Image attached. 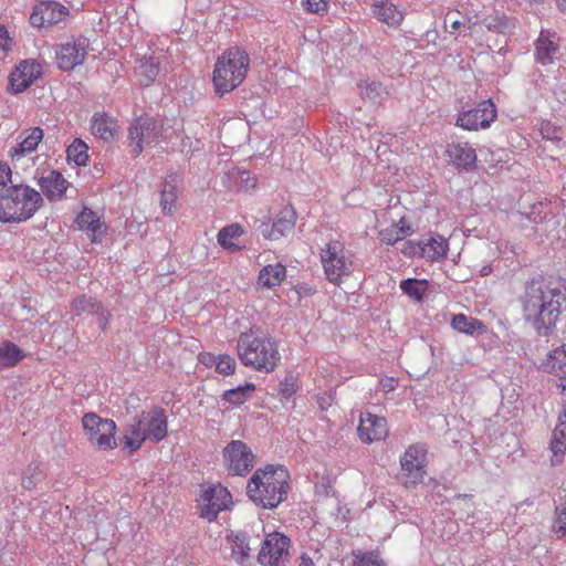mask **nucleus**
<instances>
[{"mask_svg":"<svg viewBox=\"0 0 566 566\" xmlns=\"http://www.w3.org/2000/svg\"><path fill=\"white\" fill-rule=\"evenodd\" d=\"M520 302L525 321L536 333L541 336L552 334L566 308V276L532 277L526 281Z\"/></svg>","mask_w":566,"mask_h":566,"instance_id":"f257e3e1","label":"nucleus"},{"mask_svg":"<svg viewBox=\"0 0 566 566\" xmlns=\"http://www.w3.org/2000/svg\"><path fill=\"white\" fill-rule=\"evenodd\" d=\"M237 353L244 366L258 371L271 373L281 360L276 343L259 328L240 334Z\"/></svg>","mask_w":566,"mask_h":566,"instance_id":"f03ea898","label":"nucleus"},{"mask_svg":"<svg viewBox=\"0 0 566 566\" xmlns=\"http://www.w3.org/2000/svg\"><path fill=\"white\" fill-rule=\"evenodd\" d=\"M289 476L283 467L258 469L248 482L247 493L255 504L274 509L287 496Z\"/></svg>","mask_w":566,"mask_h":566,"instance_id":"7ed1b4c3","label":"nucleus"},{"mask_svg":"<svg viewBox=\"0 0 566 566\" xmlns=\"http://www.w3.org/2000/svg\"><path fill=\"white\" fill-rule=\"evenodd\" d=\"M42 195L28 185L0 189V222L20 223L31 219L43 206Z\"/></svg>","mask_w":566,"mask_h":566,"instance_id":"20e7f679","label":"nucleus"},{"mask_svg":"<svg viewBox=\"0 0 566 566\" xmlns=\"http://www.w3.org/2000/svg\"><path fill=\"white\" fill-rule=\"evenodd\" d=\"M249 54L240 46L226 50L217 60L213 70V86L220 96L232 92L247 77Z\"/></svg>","mask_w":566,"mask_h":566,"instance_id":"39448f33","label":"nucleus"},{"mask_svg":"<svg viewBox=\"0 0 566 566\" xmlns=\"http://www.w3.org/2000/svg\"><path fill=\"white\" fill-rule=\"evenodd\" d=\"M167 436V417L163 409L143 412L140 417L127 426L124 434V447L130 452L137 451L144 441L160 442Z\"/></svg>","mask_w":566,"mask_h":566,"instance_id":"423d86ee","label":"nucleus"},{"mask_svg":"<svg viewBox=\"0 0 566 566\" xmlns=\"http://www.w3.org/2000/svg\"><path fill=\"white\" fill-rule=\"evenodd\" d=\"M82 426L87 440L98 450L116 448V423L112 419L101 418L95 412H87L82 418Z\"/></svg>","mask_w":566,"mask_h":566,"instance_id":"0eeeda50","label":"nucleus"},{"mask_svg":"<svg viewBox=\"0 0 566 566\" xmlns=\"http://www.w3.org/2000/svg\"><path fill=\"white\" fill-rule=\"evenodd\" d=\"M321 262L326 279L333 284H339L342 279L349 276L354 270L353 262L339 241H331L322 249Z\"/></svg>","mask_w":566,"mask_h":566,"instance_id":"6e6552de","label":"nucleus"},{"mask_svg":"<svg viewBox=\"0 0 566 566\" xmlns=\"http://www.w3.org/2000/svg\"><path fill=\"white\" fill-rule=\"evenodd\" d=\"M254 458L251 449L241 440H232L222 451L224 467L231 475H247L254 465Z\"/></svg>","mask_w":566,"mask_h":566,"instance_id":"1a4fd4ad","label":"nucleus"},{"mask_svg":"<svg viewBox=\"0 0 566 566\" xmlns=\"http://www.w3.org/2000/svg\"><path fill=\"white\" fill-rule=\"evenodd\" d=\"M161 127L157 120L150 117L136 119L128 128L129 153L137 157L150 144L157 142Z\"/></svg>","mask_w":566,"mask_h":566,"instance_id":"9d476101","label":"nucleus"},{"mask_svg":"<svg viewBox=\"0 0 566 566\" xmlns=\"http://www.w3.org/2000/svg\"><path fill=\"white\" fill-rule=\"evenodd\" d=\"M290 538L282 533H270L262 542L258 562L263 566H285Z\"/></svg>","mask_w":566,"mask_h":566,"instance_id":"9b49d317","label":"nucleus"},{"mask_svg":"<svg viewBox=\"0 0 566 566\" xmlns=\"http://www.w3.org/2000/svg\"><path fill=\"white\" fill-rule=\"evenodd\" d=\"M427 464V449L423 444L410 446L400 458V465L406 476L405 485H416L423 481Z\"/></svg>","mask_w":566,"mask_h":566,"instance_id":"f8f14e48","label":"nucleus"},{"mask_svg":"<svg viewBox=\"0 0 566 566\" xmlns=\"http://www.w3.org/2000/svg\"><path fill=\"white\" fill-rule=\"evenodd\" d=\"M230 503L231 494L221 484L203 489L198 500L200 515L209 521L217 518L219 512L228 509Z\"/></svg>","mask_w":566,"mask_h":566,"instance_id":"ddd939ff","label":"nucleus"},{"mask_svg":"<svg viewBox=\"0 0 566 566\" xmlns=\"http://www.w3.org/2000/svg\"><path fill=\"white\" fill-rule=\"evenodd\" d=\"M88 45L90 41L85 36L60 44L55 51L59 69L71 71L75 66L81 65L87 55Z\"/></svg>","mask_w":566,"mask_h":566,"instance_id":"4468645a","label":"nucleus"},{"mask_svg":"<svg viewBox=\"0 0 566 566\" xmlns=\"http://www.w3.org/2000/svg\"><path fill=\"white\" fill-rule=\"evenodd\" d=\"M496 118V108L491 99L481 102L475 108L462 112L457 125L467 130L486 128Z\"/></svg>","mask_w":566,"mask_h":566,"instance_id":"2eb2a0df","label":"nucleus"},{"mask_svg":"<svg viewBox=\"0 0 566 566\" xmlns=\"http://www.w3.org/2000/svg\"><path fill=\"white\" fill-rule=\"evenodd\" d=\"M296 213L293 208L282 209L272 222H262L260 224L261 234L269 240H279L291 233L295 227Z\"/></svg>","mask_w":566,"mask_h":566,"instance_id":"dca6fc26","label":"nucleus"},{"mask_svg":"<svg viewBox=\"0 0 566 566\" xmlns=\"http://www.w3.org/2000/svg\"><path fill=\"white\" fill-rule=\"evenodd\" d=\"M42 74V67L35 61L24 60L10 74V91L19 94L29 88Z\"/></svg>","mask_w":566,"mask_h":566,"instance_id":"f3484780","label":"nucleus"},{"mask_svg":"<svg viewBox=\"0 0 566 566\" xmlns=\"http://www.w3.org/2000/svg\"><path fill=\"white\" fill-rule=\"evenodd\" d=\"M38 185L49 201H60L65 197L70 182L57 170H48L38 178Z\"/></svg>","mask_w":566,"mask_h":566,"instance_id":"a211bd4d","label":"nucleus"},{"mask_svg":"<svg viewBox=\"0 0 566 566\" xmlns=\"http://www.w3.org/2000/svg\"><path fill=\"white\" fill-rule=\"evenodd\" d=\"M388 433L387 421L370 412L361 413L358 434L363 442L371 443L384 439Z\"/></svg>","mask_w":566,"mask_h":566,"instance_id":"6ab92c4d","label":"nucleus"},{"mask_svg":"<svg viewBox=\"0 0 566 566\" xmlns=\"http://www.w3.org/2000/svg\"><path fill=\"white\" fill-rule=\"evenodd\" d=\"M446 154L450 161L457 167L464 170H470L475 167L476 153L469 143H452L449 144Z\"/></svg>","mask_w":566,"mask_h":566,"instance_id":"aec40b11","label":"nucleus"},{"mask_svg":"<svg viewBox=\"0 0 566 566\" xmlns=\"http://www.w3.org/2000/svg\"><path fill=\"white\" fill-rule=\"evenodd\" d=\"M551 450L553 452L552 463L554 465L559 464L566 453V403L563 413L558 418V424L554 429Z\"/></svg>","mask_w":566,"mask_h":566,"instance_id":"412c9836","label":"nucleus"},{"mask_svg":"<svg viewBox=\"0 0 566 566\" xmlns=\"http://www.w3.org/2000/svg\"><path fill=\"white\" fill-rule=\"evenodd\" d=\"M179 177L176 172L166 176L160 191V207L165 214H171L176 210L177 188Z\"/></svg>","mask_w":566,"mask_h":566,"instance_id":"4be33fe9","label":"nucleus"},{"mask_svg":"<svg viewBox=\"0 0 566 566\" xmlns=\"http://www.w3.org/2000/svg\"><path fill=\"white\" fill-rule=\"evenodd\" d=\"M43 135V129L40 127H32L22 132L20 135L21 142L17 147L11 149V157H22L34 151L42 140Z\"/></svg>","mask_w":566,"mask_h":566,"instance_id":"5701e85b","label":"nucleus"},{"mask_svg":"<svg viewBox=\"0 0 566 566\" xmlns=\"http://www.w3.org/2000/svg\"><path fill=\"white\" fill-rule=\"evenodd\" d=\"M556 34L548 31H542L536 41V60L543 65L549 64L557 52Z\"/></svg>","mask_w":566,"mask_h":566,"instance_id":"b1692460","label":"nucleus"},{"mask_svg":"<svg viewBox=\"0 0 566 566\" xmlns=\"http://www.w3.org/2000/svg\"><path fill=\"white\" fill-rule=\"evenodd\" d=\"M451 326L457 332L471 336L484 334L486 332V326L482 321L467 316L462 313L455 314L452 317Z\"/></svg>","mask_w":566,"mask_h":566,"instance_id":"393cba45","label":"nucleus"},{"mask_svg":"<svg viewBox=\"0 0 566 566\" xmlns=\"http://www.w3.org/2000/svg\"><path fill=\"white\" fill-rule=\"evenodd\" d=\"M159 71V62L154 56L144 55L137 60L136 72L142 85L149 86L157 78Z\"/></svg>","mask_w":566,"mask_h":566,"instance_id":"a878e982","label":"nucleus"},{"mask_svg":"<svg viewBox=\"0 0 566 566\" xmlns=\"http://www.w3.org/2000/svg\"><path fill=\"white\" fill-rule=\"evenodd\" d=\"M285 275L286 269L284 265L281 263L269 264L260 271L258 282L264 287L273 289L281 284Z\"/></svg>","mask_w":566,"mask_h":566,"instance_id":"bb28decb","label":"nucleus"},{"mask_svg":"<svg viewBox=\"0 0 566 566\" xmlns=\"http://www.w3.org/2000/svg\"><path fill=\"white\" fill-rule=\"evenodd\" d=\"M76 223L81 230L86 231L87 234L92 237L93 241H95L97 235L103 233V224L99 220V217H97L95 212L87 208H84L83 211L76 217Z\"/></svg>","mask_w":566,"mask_h":566,"instance_id":"cd10ccee","label":"nucleus"},{"mask_svg":"<svg viewBox=\"0 0 566 566\" xmlns=\"http://www.w3.org/2000/svg\"><path fill=\"white\" fill-rule=\"evenodd\" d=\"M422 258L434 261L443 258L448 250L446 240L440 237H430L421 240Z\"/></svg>","mask_w":566,"mask_h":566,"instance_id":"c85d7f7f","label":"nucleus"},{"mask_svg":"<svg viewBox=\"0 0 566 566\" xmlns=\"http://www.w3.org/2000/svg\"><path fill=\"white\" fill-rule=\"evenodd\" d=\"M114 122L106 114L96 113L92 118L91 129L94 136L109 140L114 136Z\"/></svg>","mask_w":566,"mask_h":566,"instance_id":"c756f323","label":"nucleus"},{"mask_svg":"<svg viewBox=\"0 0 566 566\" xmlns=\"http://www.w3.org/2000/svg\"><path fill=\"white\" fill-rule=\"evenodd\" d=\"M374 14L378 20L387 23L388 25H398L403 19L401 11H399L391 2H381L380 4L375 6Z\"/></svg>","mask_w":566,"mask_h":566,"instance_id":"7c9ffc66","label":"nucleus"},{"mask_svg":"<svg viewBox=\"0 0 566 566\" xmlns=\"http://www.w3.org/2000/svg\"><path fill=\"white\" fill-rule=\"evenodd\" d=\"M243 233V229L238 223H232L222 228L218 233V243L226 250L231 252L239 251L241 248L233 242Z\"/></svg>","mask_w":566,"mask_h":566,"instance_id":"2f4dec72","label":"nucleus"},{"mask_svg":"<svg viewBox=\"0 0 566 566\" xmlns=\"http://www.w3.org/2000/svg\"><path fill=\"white\" fill-rule=\"evenodd\" d=\"M399 287L411 300L422 302L428 290V281L409 277L400 281Z\"/></svg>","mask_w":566,"mask_h":566,"instance_id":"473e14b6","label":"nucleus"},{"mask_svg":"<svg viewBox=\"0 0 566 566\" xmlns=\"http://www.w3.org/2000/svg\"><path fill=\"white\" fill-rule=\"evenodd\" d=\"M358 87L360 88L361 98L373 104H379L387 95V92L380 82L361 81L358 84Z\"/></svg>","mask_w":566,"mask_h":566,"instance_id":"72a5a7b5","label":"nucleus"},{"mask_svg":"<svg viewBox=\"0 0 566 566\" xmlns=\"http://www.w3.org/2000/svg\"><path fill=\"white\" fill-rule=\"evenodd\" d=\"M410 227L405 223V220L401 219L398 223L391 224L389 228L382 229L379 232V239L381 242L387 244H395L398 241H401L409 234Z\"/></svg>","mask_w":566,"mask_h":566,"instance_id":"f704fd0d","label":"nucleus"},{"mask_svg":"<svg viewBox=\"0 0 566 566\" xmlns=\"http://www.w3.org/2000/svg\"><path fill=\"white\" fill-rule=\"evenodd\" d=\"M43 14L48 25L59 23L64 17L69 14V9L61 3L54 1L41 2Z\"/></svg>","mask_w":566,"mask_h":566,"instance_id":"c9c22d12","label":"nucleus"},{"mask_svg":"<svg viewBox=\"0 0 566 566\" xmlns=\"http://www.w3.org/2000/svg\"><path fill=\"white\" fill-rule=\"evenodd\" d=\"M87 150L88 146L82 139L76 138L66 149L67 160L77 166H86L88 161Z\"/></svg>","mask_w":566,"mask_h":566,"instance_id":"e433bc0d","label":"nucleus"},{"mask_svg":"<svg viewBox=\"0 0 566 566\" xmlns=\"http://www.w3.org/2000/svg\"><path fill=\"white\" fill-rule=\"evenodd\" d=\"M23 357L21 349L13 343L7 342L0 347V368L14 366Z\"/></svg>","mask_w":566,"mask_h":566,"instance_id":"4c0bfd02","label":"nucleus"},{"mask_svg":"<svg viewBox=\"0 0 566 566\" xmlns=\"http://www.w3.org/2000/svg\"><path fill=\"white\" fill-rule=\"evenodd\" d=\"M545 366L549 373H554L557 376L566 371V344L555 348L548 355Z\"/></svg>","mask_w":566,"mask_h":566,"instance_id":"58836bf2","label":"nucleus"},{"mask_svg":"<svg viewBox=\"0 0 566 566\" xmlns=\"http://www.w3.org/2000/svg\"><path fill=\"white\" fill-rule=\"evenodd\" d=\"M255 386L251 382L244 386H238L235 388L226 390L222 395V399L231 405H242L254 391Z\"/></svg>","mask_w":566,"mask_h":566,"instance_id":"ea45409f","label":"nucleus"},{"mask_svg":"<svg viewBox=\"0 0 566 566\" xmlns=\"http://www.w3.org/2000/svg\"><path fill=\"white\" fill-rule=\"evenodd\" d=\"M250 553L248 536L244 533L237 534L232 538L231 556L237 562L242 564Z\"/></svg>","mask_w":566,"mask_h":566,"instance_id":"a19ab883","label":"nucleus"},{"mask_svg":"<svg viewBox=\"0 0 566 566\" xmlns=\"http://www.w3.org/2000/svg\"><path fill=\"white\" fill-rule=\"evenodd\" d=\"M352 566H386L379 554L375 551L363 552L360 549L353 552Z\"/></svg>","mask_w":566,"mask_h":566,"instance_id":"79ce46f5","label":"nucleus"},{"mask_svg":"<svg viewBox=\"0 0 566 566\" xmlns=\"http://www.w3.org/2000/svg\"><path fill=\"white\" fill-rule=\"evenodd\" d=\"M101 305L99 301H96L92 297H87L86 295H82L76 297L71 305L72 312L80 316L83 313L94 314L97 306Z\"/></svg>","mask_w":566,"mask_h":566,"instance_id":"37998d69","label":"nucleus"},{"mask_svg":"<svg viewBox=\"0 0 566 566\" xmlns=\"http://www.w3.org/2000/svg\"><path fill=\"white\" fill-rule=\"evenodd\" d=\"M229 176L233 179L239 190L248 191L256 186V179L247 170L235 169Z\"/></svg>","mask_w":566,"mask_h":566,"instance_id":"c03bdc74","label":"nucleus"},{"mask_svg":"<svg viewBox=\"0 0 566 566\" xmlns=\"http://www.w3.org/2000/svg\"><path fill=\"white\" fill-rule=\"evenodd\" d=\"M42 478L43 471L41 470L40 464L31 463L23 473L22 486L27 490H31Z\"/></svg>","mask_w":566,"mask_h":566,"instance_id":"a18cd8bd","label":"nucleus"},{"mask_svg":"<svg viewBox=\"0 0 566 566\" xmlns=\"http://www.w3.org/2000/svg\"><path fill=\"white\" fill-rule=\"evenodd\" d=\"M210 361L216 363V370L222 375H232L235 370V359L229 355L210 356Z\"/></svg>","mask_w":566,"mask_h":566,"instance_id":"49530a36","label":"nucleus"},{"mask_svg":"<svg viewBox=\"0 0 566 566\" xmlns=\"http://www.w3.org/2000/svg\"><path fill=\"white\" fill-rule=\"evenodd\" d=\"M541 134L544 139L552 140L557 144L562 140L559 128L552 125L549 122L542 123Z\"/></svg>","mask_w":566,"mask_h":566,"instance_id":"de8ad7c7","label":"nucleus"},{"mask_svg":"<svg viewBox=\"0 0 566 566\" xmlns=\"http://www.w3.org/2000/svg\"><path fill=\"white\" fill-rule=\"evenodd\" d=\"M93 315L96 316L99 328L103 332H106L109 327V322L113 317L112 313L108 310H106L101 303V305L96 307L95 313Z\"/></svg>","mask_w":566,"mask_h":566,"instance_id":"09e8293b","label":"nucleus"},{"mask_svg":"<svg viewBox=\"0 0 566 566\" xmlns=\"http://www.w3.org/2000/svg\"><path fill=\"white\" fill-rule=\"evenodd\" d=\"M279 392L283 398H291L296 392V384L293 376L286 377L279 385Z\"/></svg>","mask_w":566,"mask_h":566,"instance_id":"8fccbe9b","label":"nucleus"},{"mask_svg":"<svg viewBox=\"0 0 566 566\" xmlns=\"http://www.w3.org/2000/svg\"><path fill=\"white\" fill-rule=\"evenodd\" d=\"M400 250L405 255H407L409 258H415V256L422 258L421 240L418 242L406 241V242H403L402 248Z\"/></svg>","mask_w":566,"mask_h":566,"instance_id":"3c124183","label":"nucleus"},{"mask_svg":"<svg viewBox=\"0 0 566 566\" xmlns=\"http://www.w3.org/2000/svg\"><path fill=\"white\" fill-rule=\"evenodd\" d=\"M303 6L306 11L321 14L328 8V0H305Z\"/></svg>","mask_w":566,"mask_h":566,"instance_id":"603ef678","label":"nucleus"},{"mask_svg":"<svg viewBox=\"0 0 566 566\" xmlns=\"http://www.w3.org/2000/svg\"><path fill=\"white\" fill-rule=\"evenodd\" d=\"M30 22L33 27L36 28H43L48 25L43 14V8H41V4H38L33 9V12L30 15Z\"/></svg>","mask_w":566,"mask_h":566,"instance_id":"864d4df0","label":"nucleus"},{"mask_svg":"<svg viewBox=\"0 0 566 566\" xmlns=\"http://www.w3.org/2000/svg\"><path fill=\"white\" fill-rule=\"evenodd\" d=\"M555 530L560 536H566V507L557 512Z\"/></svg>","mask_w":566,"mask_h":566,"instance_id":"5fc2aeb1","label":"nucleus"},{"mask_svg":"<svg viewBox=\"0 0 566 566\" xmlns=\"http://www.w3.org/2000/svg\"><path fill=\"white\" fill-rule=\"evenodd\" d=\"M12 171L7 163L0 161V186H3L11 181Z\"/></svg>","mask_w":566,"mask_h":566,"instance_id":"6e6d98bb","label":"nucleus"},{"mask_svg":"<svg viewBox=\"0 0 566 566\" xmlns=\"http://www.w3.org/2000/svg\"><path fill=\"white\" fill-rule=\"evenodd\" d=\"M381 386L385 391H392L397 387V380L395 378H386L381 380Z\"/></svg>","mask_w":566,"mask_h":566,"instance_id":"4d7b16f0","label":"nucleus"},{"mask_svg":"<svg viewBox=\"0 0 566 566\" xmlns=\"http://www.w3.org/2000/svg\"><path fill=\"white\" fill-rule=\"evenodd\" d=\"M300 566H315V565L310 556L303 554L301 557Z\"/></svg>","mask_w":566,"mask_h":566,"instance_id":"13d9d810","label":"nucleus"},{"mask_svg":"<svg viewBox=\"0 0 566 566\" xmlns=\"http://www.w3.org/2000/svg\"><path fill=\"white\" fill-rule=\"evenodd\" d=\"M558 378H559L558 387H560L563 392L566 394V370L563 374H560L558 376Z\"/></svg>","mask_w":566,"mask_h":566,"instance_id":"bf43d9fd","label":"nucleus"},{"mask_svg":"<svg viewBox=\"0 0 566 566\" xmlns=\"http://www.w3.org/2000/svg\"><path fill=\"white\" fill-rule=\"evenodd\" d=\"M558 9L566 12V0H555Z\"/></svg>","mask_w":566,"mask_h":566,"instance_id":"052dcab7","label":"nucleus"},{"mask_svg":"<svg viewBox=\"0 0 566 566\" xmlns=\"http://www.w3.org/2000/svg\"><path fill=\"white\" fill-rule=\"evenodd\" d=\"M461 27V22L455 20L451 23V32L459 30Z\"/></svg>","mask_w":566,"mask_h":566,"instance_id":"680f3d73","label":"nucleus"},{"mask_svg":"<svg viewBox=\"0 0 566 566\" xmlns=\"http://www.w3.org/2000/svg\"><path fill=\"white\" fill-rule=\"evenodd\" d=\"M8 35V31L4 25L0 24V39H4Z\"/></svg>","mask_w":566,"mask_h":566,"instance_id":"e2e57ef3","label":"nucleus"},{"mask_svg":"<svg viewBox=\"0 0 566 566\" xmlns=\"http://www.w3.org/2000/svg\"><path fill=\"white\" fill-rule=\"evenodd\" d=\"M489 272H490V271H489V270H486L485 268L483 269V274H484V275L489 274Z\"/></svg>","mask_w":566,"mask_h":566,"instance_id":"0e129e2a","label":"nucleus"}]
</instances>
